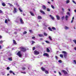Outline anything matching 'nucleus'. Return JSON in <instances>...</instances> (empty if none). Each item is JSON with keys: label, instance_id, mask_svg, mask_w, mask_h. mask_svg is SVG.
<instances>
[{"label": "nucleus", "instance_id": "1", "mask_svg": "<svg viewBox=\"0 0 76 76\" xmlns=\"http://www.w3.org/2000/svg\"><path fill=\"white\" fill-rule=\"evenodd\" d=\"M20 51H22L23 52H26V48L24 47H21L20 48Z\"/></svg>", "mask_w": 76, "mask_h": 76}, {"label": "nucleus", "instance_id": "2", "mask_svg": "<svg viewBox=\"0 0 76 76\" xmlns=\"http://www.w3.org/2000/svg\"><path fill=\"white\" fill-rule=\"evenodd\" d=\"M17 55V56H18V57H21L22 56V54L21 53V51H18V52Z\"/></svg>", "mask_w": 76, "mask_h": 76}, {"label": "nucleus", "instance_id": "3", "mask_svg": "<svg viewBox=\"0 0 76 76\" xmlns=\"http://www.w3.org/2000/svg\"><path fill=\"white\" fill-rule=\"evenodd\" d=\"M62 53L64 54V58H67V52L65 51H62Z\"/></svg>", "mask_w": 76, "mask_h": 76}, {"label": "nucleus", "instance_id": "4", "mask_svg": "<svg viewBox=\"0 0 76 76\" xmlns=\"http://www.w3.org/2000/svg\"><path fill=\"white\" fill-rule=\"evenodd\" d=\"M34 54L35 55H38L39 54V52L37 50H35L34 51Z\"/></svg>", "mask_w": 76, "mask_h": 76}, {"label": "nucleus", "instance_id": "5", "mask_svg": "<svg viewBox=\"0 0 76 76\" xmlns=\"http://www.w3.org/2000/svg\"><path fill=\"white\" fill-rule=\"evenodd\" d=\"M62 72H63V73H64V75H67L68 74L67 72V71L65 70H62Z\"/></svg>", "mask_w": 76, "mask_h": 76}, {"label": "nucleus", "instance_id": "6", "mask_svg": "<svg viewBox=\"0 0 76 76\" xmlns=\"http://www.w3.org/2000/svg\"><path fill=\"white\" fill-rule=\"evenodd\" d=\"M14 9L13 11V13H17V9H16L15 7H14Z\"/></svg>", "mask_w": 76, "mask_h": 76}, {"label": "nucleus", "instance_id": "7", "mask_svg": "<svg viewBox=\"0 0 76 76\" xmlns=\"http://www.w3.org/2000/svg\"><path fill=\"white\" fill-rule=\"evenodd\" d=\"M43 55L44 56H46V57H49V55H48V54L46 53H44L43 54Z\"/></svg>", "mask_w": 76, "mask_h": 76}, {"label": "nucleus", "instance_id": "8", "mask_svg": "<svg viewBox=\"0 0 76 76\" xmlns=\"http://www.w3.org/2000/svg\"><path fill=\"white\" fill-rule=\"evenodd\" d=\"M40 13L43 14V15H45V12L42 11V10H40Z\"/></svg>", "mask_w": 76, "mask_h": 76}, {"label": "nucleus", "instance_id": "9", "mask_svg": "<svg viewBox=\"0 0 76 76\" xmlns=\"http://www.w3.org/2000/svg\"><path fill=\"white\" fill-rule=\"evenodd\" d=\"M20 23L22 24H23L24 23V22H23V20L22 19L20 18Z\"/></svg>", "mask_w": 76, "mask_h": 76}, {"label": "nucleus", "instance_id": "10", "mask_svg": "<svg viewBox=\"0 0 76 76\" xmlns=\"http://www.w3.org/2000/svg\"><path fill=\"white\" fill-rule=\"evenodd\" d=\"M30 13L31 15V16H35V15H34V13L33 12H31V11H30L29 12Z\"/></svg>", "mask_w": 76, "mask_h": 76}, {"label": "nucleus", "instance_id": "11", "mask_svg": "<svg viewBox=\"0 0 76 76\" xmlns=\"http://www.w3.org/2000/svg\"><path fill=\"white\" fill-rule=\"evenodd\" d=\"M41 69L43 72H45V69L43 67H42L41 68Z\"/></svg>", "mask_w": 76, "mask_h": 76}, {"label": "nucleus", "instance_id": "12", "mask_svg": "<svg viewBox=\"0 0 76 76\" xmlns=\"http://www.w3.org/2000/svg\"><path fill=\"white\" fill-rule=\"evenodd\" d=\"M69 18V16L68 15H66L65 17V19L66 20H68V18Z\"/></svg>", "mask_w": 76, "mask_h": 76}, {"label": "nucleus", "instance_id": "13", "mask_svg": "<svg viewBox=\"0 0 76 76\" xmlns=\"http://www.w3.org/2000/svg\"><path fill=\"white\" fill-rule=\"evenodd\" d=\"M50 17L52 19V20H54V17H53V16H52V15H50Z\"/></svg>", "mask_w": 76, "mask_h": 76}, {"label": "nucleus", "instance_id": "14", "mask_svg": "<svg viewBox=\"0 0 76 76\" xmlns=\"http://www.w3.org/2000/svg\"><path fill=\"white\" fill-rule=\"evenodd\" d=\"M56 17L58 20H60V17L58 15H56Z\"/></svg>", "mask_w": 76, "mask_h": 76}, {"label": "nucleus", "instance_id": "15", "mask_svg": "<svg viewBox=\"0 0 76 76\" xmlns=\"http://www.w3.org/2000/svg\"><path fill=\"white\" fill-rule=\"evenodd\" d=\"M13 42L14 44H17V43H16V42L15 40H13Z\"/></svg>", "mask_w": 76, "mask_h": 76}, {"label": "nucleus", "instance_id": "16", "mask_svg": "<svg viewBox=\"0 0 76 76\" xmlns=\"http://www.w3.org/2000/svg\"><path fill=\"white\" fill-rule=\"evenodd\" d=\"M42 8L44 10H46V7L45 5L43 6Z\"/></svg>", "mask_w": 76, "mask_h": 76}, {"label": "nucleus", "instance_id": "17", "mask_svg": "<svg viewBox=\"0 0 76 76\" xmlns=\"http://www.w3.org/2000/svg\"><path fill=\"white\" fill-rule=\"evenodd\" d=\"M2 5L4 7V6H6V5L3 2L2 3Z\"/></svg>", "mask_w": 76, "mask_h": 76}, {"label": "nucleus", "instance_id": "18", "mask_svg": "<svg viewBox=\"0 0 76 76\" xmlns=\"http://www.w3.org/2000/svg\"><path fill=\"white\" fill-rule=\"evenodd\" d=\"M37 18L38 19H42V17H41V16H38Z\"/></svg>", "mask_w": 76, "mask_h": 76}, {"label": "nucleus", "instance_id": "19", "mask_svg": "<svg viewBox=\"0 0 76 76\" xmlns=\"http://www.w3.org/2000/svg\"><path fill=\"white\" fill-rule=\"evenodd\" d=\"M65 29L66 30H67V29H69V27H67L66 26H65Z\"/></svg>", "mask_w": 76, "mask_h": 76}, {"label": "nucleus", "instance_id": "20", "mask_svg": "<svg viewBox=\"0 0 76 76\" xmlns=\"http://www.w3.org/2000/svg\"><path fill=\"white\" fill-rule=\"evenodd\" d=\"M46 51L47 52H48L49 53L50 52V50L48 48L46 49Z\"/></svg>", "mask_w": 76, "mask_h": 76}, {"label": "nucleus", "instance_id": "21", "mask_svg": "<svg viewBox=\"0 0 76 76\" xmlns=\"http://www.w3.org/2000/svg\"><path fill=\"white\" fill-rule=\"evenodd\" d=\"M48 38L49 39H50V40L51 41H53V39H52V38H51V36H49Z\"/></svg>", "mask_w": 76, "mask_h": 76}, {"label": "nucleus", "instance_id": "22", "mask_svg": "<svg viewBox=\"0 0 76 76\" xmlns=\"http://www.w3.org/2000/svg\"><path fill=\"white\" fill-rule=\"evenodd\" d=\"M38 35L40 37H43V34H39Z\"/></svg>", "mask_w": 76, "mask_h": 76}, {"label": "nucleus", "instance_id": "23", "mask_svg": "<svg viewBox=\"0 0 76 76\" xmlns=\"http://www.w3.org/2000/svg\"><path fill=\"white\" fill-rule=\"evenodd\" d=\"M48 29L49 30V31H53L52 29H51V28L50 27H48Z\"/></svg>", "mask_w": 76, "mask_h": 76}, {"label": "nucleus", "instance_id": "24", "mask_svg": "<svg viewBox=\"0 0 76 76\" xmlns=\"http://www.w3.org/2000/svg\"><path fill=\"white\" fill-rule=\"evenodd\" d=\"M66 15H69V16H70V12H67L66 13Z\"/></svg>", "mask_w": 76, "mask_h": 76}, {"label": "nucleus", "instance_id": "25", "mask_svg": "<svg viewBox=\"0 0 76 76\" xmlns=\"http://www.w3.org/2000/svg\"><path fill=\"white\" fill-rule=\"evenodd\" d=\"M45 72L46 74H48V71L45 70Z\"/></svg>", "mask_w": 76, "mask_h": 76}, {"label": "nucleus", "instance_id": "26", "mask_svg": "<svg viewBox=\"0 0 76 76\" xmlns=\"http://www.w3.org/2000/svg\"><path fill=\"white\" fill-rule=\"evenodd\" d=\"M52 29H53V30H56V28L53 27H52Z\"/></svg>", "mask_w": 76, "mask_h": 76}, {"label": "nucleus", "instance_id": "27", "mask_svg": "<svg viewBox=\"0 0 76 76\" xmlns=\"http://www.w3.org/2000/svg\"><path fill=\"white\" fill-rule=\"evenodd\" d=\"M8 60L10 61H12V58H9Z\"/></svg>", "mask_w": 76, "mask_h": 76}, {"label": "nucleus", "instance_id": "28", "mask_svg": "<svg viewBox=\"0 0 76 76\" xmlns=\"http://www.w3.org/2000/svg\"><path fill=\"white\" fill-rule=\"evenodd\" d=\"M60 57H61V58H63V55L60 54Z\"/></svg>", "mask_w": 76, "mask_h": 76}, {"label": "nucleus", "instance_id": "29", "mask_svg": "<svg viewBox=\"0 0 76 76\" xmlns=\"http://www.w3.org/2000/svg\"><path fill=\"white\" fill-rule=\"evenodd\" d=\"M44 35L45 36H47V35H48V34H47V33H45V32H44Z\"/></svg>", "mask_w": 76, "mask_h": 76}, {"label": "nucleus", "instance_id": "30", "mask_svg": "<svg viewBox=\"0 0 76 76\" xmlns=\"http://www.w3.org/2000/svg\"><path fill=\"white\" fill-rule=\"evenodd\" d=\"M19 10L20 12H23V11L21 10V8H19Z\"/></svg>", "mask_w": 76, "mask_h": 76}, {"label": "nucleus", "instance_id": "31", "mask_svg": "<svg viewBox=\"0 0 76 76\" xmlns=\"http://www.w3.org/2000/svg\"><path fill=\"white\" fill-rule=\"evenodd\" d=\"M4 42V41L3 40H1L0 41V44H2V43H3Z\"/></svg>", "mask_w": 76, "mask_h": 76}, {"label": "nucleus", "instance_id": "32", "mask_svg": "<svg viewBox=\"0 0 76 76\" xmlns=\"http://www.w3.org/2000/svg\"><path fill=\"white\" fill-rule=\"evenodd\" d=\"M58 62L60 63H62V61L61 60H59L58 61Z\"/></svg>", "mask_w": 76, "mask_h": 76}, {"label": "nucleus", "instance_id": "33", "mask_svg": "<svg viewBox=\"0 0 76 76\" xmlns=\"http://www.w3.org/2000/svg\"><path fill=\"white\" fill-rule=\"evenodd\" d=\"M73 42H75V44L76 45V39H74L73 40Z\"/></svg>", "mask_w": 76, "mask_h": 76}, {"label": "nucleus", "instance_id": "34", "mask_svg": "<svg viewBox=\"0 0 76 76\" xmlns=\"http://www.w3.org/2000/svg\"><path fill=\"white\" fill-rule=\"evenodd\" d=\"M8 4H9V5H10V6L12 7V6H13V5H12V4H10V3H8Z\"/></svg>", "mask_w": 76, "mask_h": 76}, {"label": "nucleus", "instance_id": "35", "mask_svg": "<svg viewBox=\"0 0 76 76\" xmlns=\"http://www.w3.org/2000/svg\"><path fill=\"white\" fill-rule=\"evenodd\" d=\"M47 10L48 12H50V10L49 8H47Z\"/></svg>", "mask_w": 76, "mask_h": 76}, {"label": "nucleus", "instance_id": "36", "mask_svg": "<svg viewBox=\"0 0 76 76\" xmlns=\"http://www.w3.org/2000/svg\"><path fill=\"white\" fill-rule=\"evenodd\" d=\"M51 7L52 9H55V8L54 7V6H53V5H51Z\"/></svg>", "mask_w": 76, "mask_h": 76}, {"label": "nucleus", "instance_id": "37", "mask_svg": "<svg viewBox=\"0 0 76 76\" xmlns=\"http://www.w3.org/2000/svg\"><path fill=\"white\" fill-rule=\"evenodd\" d=\"M5 23H7V20L6 19L5 21Z\"/></svg>", "mask_w": 76, "mask_h": 76}, {"label": "nucleus", "instance_id": "38", "mask_svg": "<svg viewBox=\"0 0 76 76\" xmlns=\"http://www.w3.org/2000/svg\"><path fill=\"white\" fill-rule=\"evenodd\" d=\"M69 2H70V0H67L66 1V3L67 4H68V3H69Z\"/></svg>", "mask_w": 76, "mask_h": 76}, {"label": "nucleus", "instance_id": "39", "mask_svg": "<svg viewBox=\"0 0 76 76\" xmlns=\"http://www.w3.org/2000/svg\"><path fill=\"white\" fill-rule=\"evenodd\" d=\"M45 42L46 43H47L48 44H49V43H50V42H49L47 40H46L45 41Z\"/></svg>", "mask_w": 76, "mask_h": 76}, {"label": "nucleus", "instance_id": "40", "mask_svg": "<svg viewBox=\"0 0 76 76\" xmlns=\"http://www.w3.org/2000/svg\"><path fill=\"white\" fill-rule=\"evenodd\" d=\"M27 33V32L26 31H25L23 33V35H24V34H26Z\"/></svg>", "mask_w": 76, "mask_h": 76}, {"label": "nucleus", "instance_id": "41", "mask_svg": "<svg viewBox=\"0 0 76 76\" xmlns=\"http://www.w3.org/2000/svg\"><path fill=\"white\" fill-rule=\"evenodd\" d=\"M26 69V68H25V67H23L22 68V70H25Z\"/></svg>", "mask_w": 76, "mask_h": 76}, {"label": "nucleus", "instance_id": "42", "mask_svg": "<svg viewBox=\"0 0 76 76\" xmlns=\"http://www.w3.org/2000/svg\"><path fill=\"white\" fill-rule=\"evenodd\" d=\"M29 31L31 33L32 32V30H29Z\"/></svg>", "mask_w": 76, "mask_h": 76}, {"label": "nucleus", "instance_id": "43", "mask_svg": "<svg viewBox=\"0 0 76 76\" xmlns=\"http://www.w3.org/2000/svg\"><path fill=\"white\" fill-rule=\"evenodd\" d=\"M13 71L12 70H10V73H13Z\"/></svg>", "mask_w": 76, "mask_h": 76}, {"label": "nucleus", "instance_id": "44", "mask_svg": "<svg viewBox=\"0 0 76 76\" xmlns=\"http://www.w3.org/2000/svg\"><path fill=\"white\" fill-rule=\"evenodd\" d=\"M64 16H63L61 17V19L62 20H63L64 19Z\"/></svg>", "mask_w": 76, "mask_h": 76}, {"label": "nucleus", "instance_id": "45", "mask_svg": "<svg viewBox=\"0 0 76 76\" xmlns=\"http://www.w3.org/2000/svg\"><path fill=\"white\" fill-rule=\"evenodd\" d=\"M32 44H34V43H35V42H34V41H32Z\"/></svg>", "mask_w": 76, "mask_h": 76}, {"label": "nucleus", "instance_id": "46", "mask_svg": "<svg viewBox=\"0 0 76 76\" xmlns=\"http://www.w3.org/2000/svg\"><path fill=\"white\" fill-rule=\"evenodd\" d=\"M58 73H59V75H60V76H61V75H62V74H61V72H59Z\"/></svg>", "mask_w": 76, "mask_h": 76}, {"label": "nucleus", "instance_id": "47", "mask_svg": "<svg viewBox=\"0 0 76 76\" xmlns=\"http://www.w3.org/2000/svg\"><path fill=\"white\" fill-rule=\"evenodd\" d=\"M33 50L34 51V50H35V47H33L32 48Z\"/></svg>", "mask_w": 76, "mask_h": 76}, {"label": "nucleus", "instance_id": "48", "mask_svg": "<svg viewBox=\"0 0 76 76\" xmlns=\"http://www.w3.org/2000/svg\"><path fill=\"white\" fill-rule=\"evenodd\" d=\"M21 73H23V74H26V72H21Z\"/></svg>", "mask_w": 76, "mask_h": 76}, {"label": "nucleus", "instance_id": "49", "mask_svg": "<svg viewBox=\"0 0 76 76\" xmlns=\"http://www.w3.org/2000/svg\"><path fill=\"white\" fill-rule=\"evenodd\" d=\"M7 70H9V69H10V68H9V67H7Z\"/></svg>", "mask_w": 76, "mask_h": 76}, {"label": "nucleus", "instance_id": "50", "mask_svg": "<svg viewBox=\"0 0 76 76\" xmlns=\"http://www.w3.org/2000/svg\"><path fill=\"white\" fill-rule=\"evenodd\" d=\"M72 2L74 3V4H76V3L75 2V1H72Z\"/></svg>", "mask_w": 76, "mask_h": 76}, {"label": "nucleus", "instance_id": "51", "mask_svg": "<svg viewBox=\"0 0 76 76\" xmlns=\"http://www.w3.org/2000/svg\"><path fill=\"white\" fill-rule=\"evenodd\" d=\"M35 37H34V36L33 37H32V39H35Z\"/></svg>", "mask_w": 76, "mask_h": 76}, {"label": "nucleus", "instance_id": "52", "mask_svg": "<svg viewBox=\"0 0 76 76\" xmlns=\"http://www.w3.org/2000/svg\"><path fill=\"white\" fill-rule=\"evenodd\" d=\"M3 13V11L0 10V13Z\"/></svg>", "mask_w": 76, "mask_h": 76}, {"label": "nucleus", "instance_id": "53", "mask_svg": "<svg viewBox=\"0 0 76 76\" xmlns=\"http://www.w3.org/2000/svg\"><path fill=\"white\" fill-rule=\"evenodd\" d=\"M74 62L75 63V64H76V60H74Z\"/></svg>", "mask_w": 76, "mask_h": 76}, {"label": "nucleus", "instance_id": "54", "mask_svg": "<svg viewBox=\"0 0 76 76\" xmlns=\"http://www.w3.org/2000/svg\"><path fill=\"white\" fill-rule=\"evenodd\" d=\"M62 10L63 11H64V8H62Z\"/></svg>", "mask_w": 76, "mask_h": 76}, {"label": "nucleus", "instance_id": "55", "mask_svg": "<svg viewBox=\"0 0 76 76\" xmlns=\"http://www.w3.org/2000/svg\"><path fill=\"white\" fill-rule=\"evenodd\" d=\"M1 38H2V36L1 35H0V39Z\"/></svg>", "mask_w": 76, "mask_h": 76}, {"label": "nucleus", "instance_id": "56", "mask_svg": "<svg viewBox=\"0 0 76 76\" xmlns=\"http://www.w3.org/2000/svg\"><path fill=\"white\" fill-rule=\"evenodd\" d=\"M73 20L72 19L71 21V23H73Z\"/></svg>", "mask_w": 76, "mask_h": 76}, {"label": "nucleus", "instance_id": "57", "mask_svg": "<svg viewBox=\"0 0 76 76\" xmlns=\"http://www.w3.org/2000/svg\"><path fill=\"white\" fill-rule=\"evenodd\" d=\"M12 73L13 74V75H15V73L13 72Z\"/></svg>", "mask_w": 76, "mask_h": 76}, {"label": "nucleus", "instance_id": "58", "mask_svg": "<svg viewBox=\"0 0 76 76\" xmlns=\"http://www.w3.org/2000/svg\"><path fill=\"white\" fill-rule=\"evenodd\" d=\"M68 10L69 12H70V9L69 8L68 9Z\"/></svg>", "mask_w": 76, "mask_h": 76}, {"label": "nucleus", "instance_id": "59", "mask_svg": "<svg viewBox=\"0 0 76 76\" xmlns=\"http://www.w3.org/2000/svg\"><path fill=\"white\" fill-rule=\"evenodd\" d=\"M48 3L49 4H51V3H50V2L48 1Z\"/></svg>", "mask_w": 76, "mask_h": 76}, {"label": "nucleus", "instance_id": "60", "mask_svg": "<svg viewBox=\"0 0 76 76\" xmlns=\"http://www.w3.org/2000/svg\"><path fill=\"white\" fill-rule=\"evenodd\" d=\"M55 57H56V59H57V57H58L57 56H56Z\"/></svg>", "mask_w": 76, "mask_h": 76}, {"label": "nucleus", "instance_id": "61", "mask_svg": "<svg viewBox=\"0 0 76 76\" xmlns=\"http://www.w3.org/2000/svg\"><path fill=\"white\" fill-rule=\"evenodd\" d=\"M43 39L42 38H40V40L41 41V40H42Z\"/></svg>", "mask_w": 76, "mask_h": 76}, {"label": "nucleus", "instance_id": "62", "mask_svg": "<svg viewBox=\"0 0 76 76\" xmlns=\"http://www.w3.org/2000/svg\"><path fill=\"white\" fill-rule=\"evenodd\" d=\"M74 50L76 51V47H75L74 48Z\"/></svg>", "mask_w": 76, "mask_h": 76}, {"label": "nucleus", "instance_id": "63", "mask_svg": "<svg viewBox=\"0 0 76 76\" xmlns=\"http://www.w3.org/2000/svg\"><path fill=\"white\" fill-rule=\"evenodd\" d=\"M14 34H17V32H15L14 33Z\"/></svg>", "mask_w": 76, "mask_h": 76}, {"label": "nucleus", "instance_id": "64", "mask_svg": "<svg viewBox=\"0 0 76 76\" xmlns=\"http://www.w3.org/2000/svg\"><path fill=\"white\" fill-rule=\"evenodd\" d=\"M74 11L76 13V10H75Z\"/></svg>", "mask_w": 76, "mask_h": 76}]
</instances>
